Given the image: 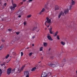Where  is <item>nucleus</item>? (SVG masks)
<instances>
[{
    "label": "nucleus",
    "instance_id": "4c0bfd02",
    "mask_svg": "<svg viewBox=\"0 0 77 77\" xmlns=\"http://www.w3.org/2000/svg\"><path fill=\"white\" fill-rule=\"evenodd\" d=\"M5 63H4L3 64H1V66H3V65H5Z\"/></svg>",
    "mask_w": 77,
    "mask_h": 77
},
{
    "label": "nucleus",
    "instance_id": "79ce46f5",
    "mask_svg": "<svg viewBox=\"0 0 77 77\" xmlns=\"http://www.w3.org/2000/svg\"><path fill=\"white\" fill-rule=\"evenodd\" d=\"M21 56H23V53L22 52H21Z\"/></svg>",
    "mask_w": 77,
    "mask_h": 77
},
{
    "label": "nucleus",
    "instance_id": "a211bd4d",
    "mask_svg": "<svg viewBox=\"0 0 77 77\" xmlns=\"http://www.w3.org/2000/svg\"><path fill=\"white\" fill-rule=\"evenodd\" d=\"M13 40L14 41H17V40H18V39L17 38L15 37V38H14L13 39Z\"/></svg>",
    "mask_w": 77,
    "mask_h": 77
},
{
    "label": "nucleus",
    "instance_id": "f8f14e48",
    "mask_svg": "<svg viewBox=\"0 0 77 77\" xmlns=\"http://www.w3.org/2000/svg\"><path fill=\"white\" fill-rule=\"evenodd\" d=\"M60 44L64 46L65 45V42H63V41H61L60 42Z\"/></svg>",
    "mask_w": 77,
    "mask_h": 77
},
{
    "label": "nucleus",
    "instance_id": "ddd939ff",
    "mask_svg": "<svg viewBox=\"0 0 77 77\" xmlns=\"http://www.w3.org/2000/svg\"><path fill=\"white\" fill-rule=\"evenodd\" d=\"M58 9H59V7L58 5H56L55 6V10H58Z\"/></svg>",
    "mask_w": 77,
    "mask_h": 77
},
{
    "label": "nucleus",
    "instance_id": "4d7b16f0",
    "mask_svg": "<svg viewBox=\"0 0 77 77\" xmlns=\"http://www.w3.org/2000/svg\"><path fill=\"white\" fill-rule=\"evenodd\" d=\"M39 30H38V31H37V32H39Z\"/></svg>",
    "mask_w": 77,
    "mask_h": 77
},
{
    "label": "nucleus",
    "instance_id": "6ab92c4d",
    "mask_svg": "<svg viewBox=\"0 0 77 77\" xmlns=\"http://www.w3.org/2000/svg\"><path fill=\"white\" fill-rule=\"evenodd\" d=\"M43 49V47H41L39 49V50L40 51H42Z\"/></svg>",
    "mask_w": 77,
    "mask_h": 77
},
{
    "label": "nucleus",
    "instance_id": "e433bc0d",
    "mask_svg": "<svg viewBox=\"0 0 77 77\" xmlns=\"http://www.w3.org/2000/svg\"><path fill=\"white\" fill-rule=\"evenodd\" d=\"M47 75H48H48H51V73L50 72H48L47 74H46Z\"/></svg>",
    "mask_w": 77,
    "mask_h": 77
},
{
    "label": "nucleus",
    "instance_id": "de8ad7c7",
    "mask_svg": "<svg viewBox=\"0 0 77 77\" xmlns=\"http://www.w3.org/2000/svg\"><path fill=\"white\" fill-rule=\"evenodd\" d=\"M51 50V48H49L48 49V51H50Z\"/></svg>",
    "mask_w": 77,
    "mask_h": 77
},
{
    "label": "nucleus",
    "instance_id": "5701e85b",
    "mask_svg": "<svg viewBox=\"0 0 77 77\" xmlns=\"http://www.w3.org/2000/svg\"><path fill=\"white\" fill-rule=\"evenodd\" d=\"M57 38L58 40H59L60 39V38H59V35H57Z\"/></svg>",
    "mask_w": 77,
    "mask_h": 77
},
{
    "label": "nucleus",
    "instance_id": "bf43d9fd",
    "mask_svg": "<svg viewBox=\"0 0 77 77\" xmlns=\"http://www.w3.org/2000/svg\"><path fill=\"white\" fill-rule=\"evenodd\" d=\"M8 62H9V61H8V62H7V63H8Z\"/></svg>",
    "mask_w": 77,
    "mask_h": 77
},
{
    "label": "nucleus",
    "instance_id": "473e14b6",
    "mask_svg": "<svg viewBox=\"0 0 77 77\" xmlns=\"http://www.w3.org/2000/svg\"><path fill=\"white\" fill-rule=\"evenodd\" d=\"M24 66H23L21 68V70H20V71H22V70H23V69H24Z\"/></svg>",
    "mask_w": 77,
    "mask_h": 77
},
{
    "label": "nucleus",
    "instance_id": "aec40b11",
    "mask_svg": "<svg viewBox=\"0 0 77 77\" xmlns=\"http://www.w3.org/2000/svg\"><path fill=\"white\" fill-rule=\"evenodd\" d=\"M9 57V55L8 54L7 56H6L5 59H8V57Z\"/></svg>",
    "mask_w": 77,
    "mask_h": 77
},
{
    "label": "nucleus",
    "instance_id": "9d476101",
    "mask_svg": "<svg viewBox=\"0 0 77 77\" xmlns=\"http://www.w3.org/2000/svg\"><path fill=\"white\" fill-rule=\"evenodd\" d=\"M60 14H61V15L62 16H63V15H65V13H64V11H61Z\"/></svg>",
    "mask_w": 77,
    "mask_h": 77
},
{
    "label": "nucleus",
    "instance_id": "7ed1b4c3",
    "mask_svg": "<svg viewBox=\"0 0 77 77\" xmlns=\"http://www.w3.org/2000/svg\"><path fill=\"white\" fill-rule=\"evenodd\" d=\"M47 38L49 41H53V39L51 38V35L49 33H48L47 35Z\"/></svg>",
    "mask_w": 77,
    "mask_h": 77
},
{
    "label": "nucleus",
    "instance_id": "39448f33",
    "mask_svg": "<svg viewBox=\"0 0 77 77\" xmlns=\"http://www.w3.org/2000/svg\"><path fill=\"white\" fill-rule=\"evenodd\" d=\"M46 20L47 21H46V23H48L49 24V23H51V20L49 19L48 17H46Z\"/></svg>",
    "mask_w": 77,
    "mask_h": 77
},
{
    "label": "nucleus",
    "instance_id": "9b49d317",
    "mask_svg": "<svg viewBox=\"0 0 77 77\" xmlns=\"http://www.w3.org/2000/svg\"><path fill=\"white\" fill-rule=\"evenodd\" d=\"M59 33V32L58 31H57L54 33V37H56L57 35V34Z\"/></svg>",
    "mask_w": 77,
    "mask_h": 77
},
{
    "label": "nucleus",
    "instance_id": "603ef678",
    "mask_svg": "<svg viewBox=\"0 0 77 77\" xmlns=\"http://www.w3.org/2000/svg\"><path fill=\"white\" fill-rule=\"evenodd\" d=\"M2 21H4V20L3 19H2Z\"/></svg>",
    "mask_w": 77,
    "mask_h": 77
},
{
    "label": "nucleus",
    "instance_id": "7c9ffc66",
    "mask_svg": "<svg viewBox=\"0 0 77 77\" xmlns=\"http://www.w3.org/2000/svg\"><path fill=\"white\" fill-rule=\"evenodd\" d=\"M42 12L41 11L39 12V13L38 14L39 15H42Z\"/></svg>",
    "mask_w": 77,
    "mask_h": 77
},
{
    "label": "nucleus",
    "instance_id": "37998d69",
    "mask_svg": "<svg viewBox=\"0 0 77 77\" xmlns=\"http://www.w3.org/2000/svg\"><path fill=\"white\" fill-rule=\"evenodd\" d=\"M35 38V36H34L32 37V39H34Z\"/></svg>",
    "mask_w": 77,
    "mask_h": 77
},
{
    "label": "nucleus",
    "instance_id": "4be33fe9",
    "mask_svg": "<svg viewBox=\"0 0 77 77\" xmlns=\"http://www.w3.org/2000/svg\"><path fill=\"white\" fill-rule=\"evenodd\" d=\"M61 15H62L60 13L58 15V16L59 18H60V17H61Z\"/></svg>",
    "mask_w": 77,
    "mask_h": 77
},
{
    "label": "nucleus",
    "instance_id": "3c124183",
    "mask_svg": "<svg viewBox=\"0 0 77 77\" xmlns=\"http://www.w3.org/2000/svg\"><path fill=\"white\" fill-rule=\"evenodd\" d=\"M23 2H21V5H22V4H23Z\"/></svg>",
    "mask_w": 77,
    "mask_h": 77
},
{
    "label": "nucleus",
    "instance_id": "f3484780",
    "mask_svg": "<svg viewBox=\"0 0 77 77\" xmlns=\"http://www.w3.org/2000/svg\"><path fill=\"white\" fill-rule=\"evenodd\" d=\"M72 4H71L69 6V10H71V8H72Z\"/></svg>",
    "mask_w": 77,
    "mask_h": 77
},
{
    "label": "nucleus",
    "instance_id": "e2e57ef3",
    "mask_svg": "<svg viewBox=\"0 0 77 77\" xmlns=\"http://www.w3.org/2000/svg\"><path fill=\"white\" fill-rule=\"evenodd\" d=\"M5 68H6V67H5Z\"/></svg>",
    "mask_w": 77,
    "mask_h": 77
},
{
    "label": "nucleus",
    "instance_id": "412c9836",
    "mask_svg": "<svg viewBox=\"0 0 77 77\" xmlns=\"http://www.w3.org/2000/svg\"><path fill=\"white\" fill-rule=\"evenodd\" d=\"M38 28V27L35 26V27L33 29V30H35L36 29Z\"/></svg>",
    "mask_w": 77,
    "mask_h": 77
},
{
    "label": "nucleus",
    "instance_id": "c03bdc74",
    "mask_svg": "<svg viewBox=\"0 0 77 77\" xmlns=\"http://www.w3.org/2000/svg\"><path fill=\"white\" fill-rule=\"evenodd\" d=\"M2 42H5V40L2 39Z\"/></svg>",
    "mask_w": 77,
    "mask_h": 77
},
{
    "label": "nucleus",
    "instance_id": "a19ab883",
    "mask_svg": "<svg viewBox=\"0 0 77 77\" xmlns=\"http://www.w3.org/2000/svg\"><path fill=\"white\" fill-rule=\"evenodd\" d=\"M16 34L17 35H19L20 34V32H16Z\"/></svg>",
    "mask_w": 77,
    "mask_h": 77
},
{
    "label": "nucleus",
    "instance_id": "09e8293b",
    "mask_svg": "<svg viewBox=\"0 0 77 77\" xmlns=\"http://www.w3.org/2000/svg\"><path fill=\"white\" fill-rule=\"evenodd\" d=\"M7 21H10V19H9L8 20H7Z\"/></svg>",
    "mask_w": 77,
    "mask_h": 77
},
{
    "label": "nucleus",
    "instance_id": "cd10ccee",
    "mask_svg": "<svg viewBox=\"0 0 77 77\" xmlns=\"http://www.w3.org/2000/svg\"><path fill=\"white\" fill-rule=\"evenodd\" d=\"M53 29V27L52 26L50 27V29H49V31H52V29Z\"/></svg>",
    "mask_w": 77,
    "mask_h": 77
},
{
    "label": "nucleus",
    "instance_id": "ea45409f",
    "mask_svg": "<svg viewBox=\"0 0 77 77\" xmlns=\"http://www.w3.org/2000/svg\"><path fill=\"white\" fill-rule=\"evenodd\" d=\"M33 0H29L28 2H32V1H33Z\"/></svg>",
    "mask_w": 77,
    "mask_h": 77
},
{
    "label": "nucleus",
    "instance_id": "c9c22d12",
    "mask_svg": "<svg viewBox=\"0 0 77 77\" xmlns=\"http://www.w3.org/2000/svg\"><path fill=\"white\" fill-rule=\"evenodd\" d=\"M1 17H4V14H2L0 15Z\"/></svg>",
    "mask_w": 77,
    "mask_h": 77
},
{
    "label": "nucleus",
    "instance_id": "dca6fc26",
    "mask_svg": "<svg viewBox=\"0 0 77 77\" xmlns=\"http://www.w3.org/2000/svg\"><path fill=\"white\" fill-rule=\"evenodd\" d=\"M36 69V68L34 67L32 68V69H31V71H34Z\"/></svg>",
    "mask_w": 77,
    "mask_h": 77
},
{
    "label": "nucleus",
    "instance_id": "6e6d98bb",
    "mask_svg": "<svg viewBox=\"0 0 77 77\" xmlns=\"http://www.w3.org/2000/svg\"><path fill=\"white\" fill-rule=\"evenodd\" d=\"M38 63H41V61H40V62H38Z\"/></svg>",
    "mask_w": 77,
    "mask_h": 77
},
{
    "label": "nucleus",
    "instance_id": "c85d7f7f",
    "mask_svg": "<svg viewBox=\"0 0 77 77\" xmlns=\"http://www.w3.org/2000/svg\"><path fill=\"white\" fill-rule=\"evenodd\" d=\"M49 33L51 34H53V31H49Z\"/></svg>",
    "mask_w": 77,
    "mask_h": 77
},
{
    "label": "nucleus",
    "instance_id": "49530a36",
    "mask_svg": "<svg viewBox=\"0 0 77 77\" xmlns=\"http://www.w3.org/2000/svg\"><path fill=\"white\" fill-rule=\"evenodd\" d=\"M18 17L19 18H20V17H21V16H20V15H19L18 16Z\"/></svg>",
    "mask_w": 77,
    "mask_h": 77
},
{
    "label": "nucleus",
    "instance_id": "0e129e2a",
    "mask_svg": "<svg viewBox=\"0 0 77 77\" xmlns=\"http://www.w3.org/2000/svg\"><path fill=\"white\" fill-rule=\"evenodd\" d=\"M4 19H5V18H4Z\"/></svg>",
    "mask_w": 77,
    "mask_h": 77
},
{
    "label": "nucleus",
    "instance_id": "c756f323",
    "mask_svg": "<svg viewBox=\"0 0 77 77\" xmlns=\"http://www.w3.org/2000/svg\"><path fill=\"white\" fill-rule=\"evenodd\" d=\"M6 5H7V3H5L4 4V7H6Z\"/></svg>",
    "mask_w": 77,
    "mask_h": 77
},
{
    "label": "nucleus",
    "instance_id": "0eeeda50",
    "mask_svg": "<svg viewBox=\"0 0 77 77\" xmlns=\"http://www.w3.org/2000/svg\"><path fill=\"white\" fill-rule=\"evenodd\" d=\"M12 69L11 68H9L7 69V74L8 75H9L11 73V70Z\"/></svg>",
    "mask_w": 77,
    "mask_h": 77
},
{
    "label": "nucleus",
    "instance_id": "052dcab7",
    "mask_svg": "<svg viewBox=\"0 0 77 77\" xmlns=\"http://www.w3.org/2000/svg\"><path fill=\"white\" fill-rule=\"evenodd\" d=\"M45 29H47V28H45Z\"/></svg>",
    "mask_w": 77,
    "mask_h": 77
},
{
    "label": "nucleus",
    "instance_id": "1a4fd4ad",
    "mask_svg": "<svg viewBox=\"0 0 77 77\" xmlns=\"http://www.w3.org/2000/svg\"><path fill=\"white\" fill-rule=\"evenodd\" d=\"M71 5H74L75 3V1L74 0H72L71 2Z\"/></svg>",
    "mask_w": 77,
    "mask_h": 77
},
{
    "label": "nucleus",
    "instance_id": "58836bf2",
    "mask_svg": "<svg viewBox=\"0 0 77 77\" xmlns=\"http://www.w3.org/2000/svg\"><path fill=\"white\" fill-rule=\"evenodd\" d=\"M20 11L17 13V15H20Z\"/></svg>",
    "mask_w": 77,
    "mask_h": 77
},
{
    "label": "nucleus",
    "instance_id": "4468645a",
    "mask_svg": "<svg viewBox=\"0 0 77 77\" xmlns=\"http://www.w3.org/2000/svg\"><path fill=\"white\" fill-rule=\"evenodd\" d=\"M4 47V45H2L1 46H0V51H1V50Z\"/></svg>",
    "mask_w": 77,
    "mask_h": 77
},
{
    "label": "nucleus",
    "instance_id": "69168bd1",
    "mask_svg": "<svg viewBox=\"0 0 77 77\" xmlns=\"http://www.w3.org/2000/svg\"><path fill=\"white\" fill-rule=\"evenodd\" d=\"M11 44H12V43H11Z\"/></svg>",
    "mask_w": 77,
    "mask_h": 77
},
{
    "label": "nucleus",
    "instance_id": "f704fd0d",
    "mask_svg": "<svg viewBox=\"0 0 77 77\" xmlns=\"http://www.w3.org/2000/svg\"><path fill=\"white\" fill-rule=\"evenodd\" d=\"M8 31H9V32H11V31H12V29H8Z\"/></svg>",
    "mask_w": 77,
    "mask_h": 77
},
{
    "label": "nucleus",
    "instance_id": "8fccbe9b",
    "mask_svg": "<svg viewBox=\"0 0 77 77\" xmlns=\"http://www.w3.org/2000/svg\"><path fill=\"white\" fill-rule=\"evenodd\" d=\"M26 0H23V2H26Z\"/></svg>",
    "mask_w": 77,
    "mask_h": 77
},
{
    "label": "nucleus",
    "instance_id": "680f3d73",
    "mask_svg": "<svg viewBox=\"0 0 77 77\" xmlns=\"http://www.w3.org/2000/svg\"><path fill=\"white\" fill-rule=\"evenodd\" d=\"M0 4H1V3L0 2Z\"/></svg>",
    "mask_w": 77,
    "mask_h": 77
},
{
    "label": "nucleus",
    "instance_id": "2f4dec72",
    "mask_svg": "<svg viewBox=\"0 0 77 77\" xmlns=\"http://www.w3.org/2000/svg\"><path fill=\"white\" fill-rule=\"evenodd\" d=\"M3 29H4V27L3 26H1V30H3Z\"/></svg>",
    "mask_w": 77,
    "mask_h": 77
},
{
    "label": "nucleus",
    "instance_id": "f257e3e1",
    "mask_svg": "<svg viewBox=\"0 0 77 77\" xmlns=\"http://www.w3.org/2000/svg\"><path fill=\"white\" fill-rule=\"evenodd\" d=\"M65 63H67V61L66 60V59H65V58H64L63 59V60L62 62V63H61L62 66H61V67H63V66H64V65H65Z\"/></svg>",
    "mask_w": 77,
    "mask_h": 77
},
{
    "label": "nucleus",
    "instance_id": "a18cd8bd",
    "mask_svg": "<svg viewBox=\"0 0 77 77\" xmlns=\"http://www.w3.org/2000/svg\"><path fill=\"white\" fill-rule=\"evenodd\" d=\"M13 53H13V54H14V55H15L16 53H15V52H13Z\"/></svg>",
    "mask_w": 77,
    "mask_h": 77
},
{
    "label": "nucleus",
    "instance_id": "a878e982",
    "mask_svg": "<svg viewBox=\"0 0 77 77\" xmlns=\"http://www.w3.org/2000/svg\"><path fill=\"white\" fill-rule=\"evenodd\" d=\"M2 74V71L1 69H0V76H1V74Z\"/></svg>",
    "mask_w": 77,
    "mask_h": 77
},
{
    "label": "nucleus",
    "instance_id": "864d4df0",
    "mask_svg": "<svg viewBox=\"0 0 77 77\" xmlns=\"http://www.w3.org/2000/svg\"><path fill=\"white\" fill-rule=\"evenodd\" d=\"M32 46L33 47V46H34V44H33L32 45Z\"/></svg>",
    "mask_w": 77,
    "mask_h": 77
},
{
    "label": "nucleus",
    "instance_id": "f03ea898",
    "mask_svg": "<svg viewBox=\"0 0 77 77\" xmlns=\"http://www.w3.org/2000/svg\"><path fill=\"white\" fill-rule=\"evenodd\" d=\"M58 63L57 62L56 63V64H53V63H48L47 64V65L48 66H51L52 68H54V67H56V65H57Z\"/></svg>",
    "mask_w": 77,
    "mask_h": 77
},
{
    "label": "nucleus",
    "instance_id": "6e6552de",
    "mask_svg": "<svg viewBox=\"0 0 77 77\" xmlns=\"http://www.w3.org/2000/svg\"><path fill=\"white\" fill-rule=\"evenodd\" d=\"M65 15L68 14L69 13V10L68 9H65L63 10Z\"/></svg>",
    "mask_w": 77,
    "mask_h": 77
},
{
    "label": "nucleus",
    "instance_id": "423d86ee",
    "mask_svg": "<svg viewBox=\"0 0 77 77\" xmlns=\"http://www.w3.org/2000/svg\"><path fill=\"white\" fill-rule=\"evenodd\" d=\"M17 7V5L15 4H13V6H11L10 7V9L11 10H14L15 9V8Z\"/></svg>",
    "mask_w": 77,
    "mask_h": 77
},
{
    "label": "nucleus",
    "instance_id": "13d9d810",
    "mask_svg": "<svg viewBox=\"0 0 77 77\" xmlns=\"http://www.w3.org/2000/svg\"><path fill=\"white\" fill-rule=\"evenodd\" d=\"M28 48H27V49H28Z\"/></svg>",
    "mask_w": 77,
    "mask_h": 77
},
{
    "label": "nucleus",
    "instance_id": "2eb2a0df",
    "mask_svg": "<svg viewBox=\"0 0 77 77\" xmlns=\"http://www.w3.org/2000/svg\"><path fill=\"white\" fill-rule=\"evenodd\" d=\"M48 45V43L47 42H43V45L44 47H47Z\"/></svg>",
    "mask_w": 77,
    "mask_h": 77
},
{
    "label": "nucleus",
    "instance_id": "393cba45",
    "mask_svg": "<svg viewBox=\"0 0 77 77\" xmlns=\"http://www.w3.org/2000/svg\"><path fill=\"white\" fill-rule=\"evenodd\" d=\"M32 54H33V53H32V52L30 53L29 54V56H32Z\"/></svg>",
    "mask_w": 77,
    "mask_h": 77
},
{
    "label": "nucleus",
    "instance_id": "5fc2aeb1",
    "mask_svg": "<svg viewBox=\"0 0 77 77\" xmlns=\"http://www.w3.org/2000/svg\"><path fill=\"white\" fill-rule=\"evenodd\" d=\"M47 27H48V28L49 27V26H47Z\"/></svg>",
    "mask_w": 77,
    "mask_h": 77
},
{
    "label": "nucleus",
    "instance_id": "72a5a7b5",
    "mask_svg": "<svg viewBox=\"0 0 77 77\" xmlns=\"http://www.w3.org/2000/svg\"><path fill=\"white\" fill-rule=\"evenodd\" d=\"M44 11H45V9H44V8H43L41 11L42 12H44Z\"/></svg>",
    "mask_w": 77,
    "mask_h": 77
},
{
    "label": "nucleus",
    "instance_id": "bb28decb",
    "mask_svg": "<svg viewBox=\"0 0 77 77\" xmlns=\"http://www.w3.org/2000/svg\"><path fill=\"white\" fill-rule=\"evenodd\" d=\"M23 24L24 26H26V25L27 24V22H24L23 23Z\"/></svg>",
    "mask_w": 77,
    "mask_h": 77
},
{
    "label": "nucleus",
    "instance_id": "b1692460",
    "mask_svg": "<svg viewBox=\"0 0 77 77\" xmlns=\"http://www.w3.org/2000/svg\"><path fill=\"white\" fill-rule=\"evenodd\" d=\"M31 17H32V15H31V14L27 16V18H30Z\"/></svg>",
    "mask_w": 77,
    "mask_h": 77
},
{
    "label": "nucleus",
    "instance_id": "20e7f679",
    "mask_svg": "<svg viewBox=\"0 0 77 77\" xmlns=\"http://www.w3.org/2000/svg\"><path fill=\"white\" fill-rule=\"evenodd\" d=\"M24 75L26 77H29V72L28 71H26L24 73Z\"/></svg>",
    "mask_w": 77,
    "mask_h": 77
},
{
    "label": "nucleus",
    "instance_id": "338daca9",
    "mask_svg": "<svg viewBox=\"0 0 77 77\" xmlns=\"http://www.w3.org/2000/svg\"><path fill=\"white\" fill-rule=\"evenodd\" d=\"M11 44H12V43H11Z\"/></svg>",
    "mask_w": 77,
    "mask_h": 77
}]
</instances>
